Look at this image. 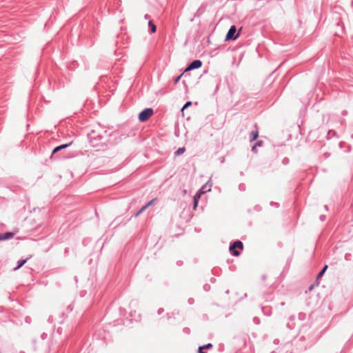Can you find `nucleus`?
<instances>
[{
  "label": "nucleus",
  "mask_w": 353,
  "mask_h": 353,
  "mask_svg": "<svg viewBox=\"0 0 353 353\" xmlns=\"http://www.w3.org/2000/svg\"><path fill=\"white\" fill-rule=\"evenodd\" d=\"M256 145V146H257V145L260 146V145H261V143H260V142H259V143H257Z\"/></svg>",
  "instance_id": "nucleus-22"
},
{
  "label": "nucleus",
  "mask_w": 353,
  "mask_h": 353,
  "mask_svg": "<svg viewBox=\"0 0 353 353\" xmlns=\"http://www.w3.org/2000/svg\"><path fill=\"white\" fill-rule=\"evenodd\" d=\"M203 350V347H199V353H205Z\"/></svg>",
  "instance_id": "nucleus-17"
},
{
  "label": "nucleus",
  "mask_w": 353,
  "mask_h": 353,
  "mask_svg": "<svg viewBox=\"0 0 353 353\" xmlns=\"http://www.w3.org/2000/svg\"><path fill=\"white\" fill-rule=\"evenodd\" d=\"M14 236V233L11 232H6L3 234H0V241L10 239L13 238Z\"/></svg>",
  "instance_id": "nucleus-6"
},
{
  "label": "nucleus",
  "mask_w": 353,
  "mask_h": 353,
  "mask_svg": "<svg viewBox=\"0 0 353 353\" xmlns=\"http://www.w3.org/2000/svg\"><path fill=\"white\" fill-rule=\"evenodd\" d=\"M251 136H252V141L256 140L258 138V136H259L258 131L257 130L253 131L251 133Z\"/></svg>",
  "instance_id": "nucleus-13"
},
{
  "label": "nucleus",
  "mask_w": 353,
  "mask_h": 353,
  "mask_svg": "<svg viewBox=\"0 0 353 353\" xmlns=\"http://www.w3.org/2000/svg\"><path fill=\"white\" fill-rule=\"evenodd\" d=\"M183 74H181L179 76L176 77L174 79V84H176L179 80L181 79V77H182Z\"/></svg>",
  "instance_id": "nucleus-15"
},
{
  "label": "nucleus",
  "mask_w": 353,
  "mask_h": 353,
  "mask_svg": "<svg viewBox=\"0 0 353 353\" xmlns=\"http://www.w3.org/2000/svg\"><path fill=\"white\" fill-rule=\"evenodd\" d=\"M202 61L199 59L192 61L185 68L184 72L190 71L194 69L200 68L202 66Z\"/></svg>",
  "instance_id": "nucleus-3"
},
{
  "label": "nucleus",
  "mask_w": 353,
  "mask_h": 353,
  "mask_svg": "<svg viewBox=\"0 0 353 353\" xmlns=\"http://www.w3.org/2000/svg\"><path fill=\"white\" fill-rule=\"evenodd\" d=\"M153 112H141L139 114V119L142 121H146L152 115Z\"/></svg>",
  "instance_id": "nucleus-4"
},
{
  "label": "nucleus",
  "mask_w": 353,
  "mask_h": 353,
  "mask_svg": "<svg viewBox=\"0 0 353 353\" xmlns=\"http://www.w3.org/2000/svg\"><path fill=\"white\" fill-rule=\"evenodd\" d=\"M212 346V344L208 343V344H207V345H204V346H202L201 347H203V350H204V349H209V348H210Z\"/></svg>",
  "instance_id": "nucleus-16"
},
{
  "label": "nucleus",
  "mask_w": 353,
  "mask_h": 353,
  "mask_svg": "<svg viewBox=\"0 0 353 353\" xmlns=\"http://www.w3.org/2000/svg\"><path fill=\"white\" fill-rule=\"evenodd\" d=\"M314 285H311L310 286V288H309V290H310V291H311V290H312L314 289Z\"/></svg>",
  "instance_id": "nucleus-19"
},
{
  "label": "nucleus",
  "mask_w": 353,
  "mask_h": 353,
  "mask_svg": "<svg viewBox=\"0 0 353 353\" xmlns=\"http://www.w3.org/2000/svg\"><path fill=\"white\" fill-rule=\"evenodd\" d=\"M28 259H23L18 261V265L13 269L14 271L19 270L21 267H22L26 262Z\"/></svg>",
  "instance_id": "nucleus-11"
},
{
  "label": "nucleus",
  "mask_w": 353,
  "mask_h": 353,
  "mask_svg": "<svg viewBox=\"0 0 353 353\" xmlns=\"http://www.w3.org/2000/svg\"><path fill=\"white\" fill-rule=\"evenodd\" d=\"M238 249L243 250V244L240 241H236L234 242L230 247V251L232 253L234 256H239L240 254L239 252L238 251Z\"/></svg>",
  "instance_id": "nucleus-2"
},
{
  "label": "nucleus",
  "mask_w": 353,
  "mask_h": 353,
  "mask_svg": "<svg viewBox=\"0 0 353 353\" xmlns=\"http://www.w3.org/2000/svg\"><path fill=\"white\" fill-rule=\"evenodd\" d=\"M256 145H254L252 148L253 151H256Z\"/></svg>",
  "instance_id": "nucleus-20"
},
{
  "label": "nucleus",
  "mask_w": 353,
  "mask_h": 353,
  "mask_svg": "<svg viewBox=\"0 0 353 353\" xmlns=\"http://www.w3.org/2000/svg\"><path fill=\"white\" fill-rule=\"evenodd\" d=\"M157 199L155 198V199H152L150 202H148L146 205H145L144 206H143L140 210L139 212H137V214H135V216H138L142 212H143L144 210H145L149 206L152 205L155 201H157Z\"/></svg>",
  "instance_id": "nucleus-5"
},
{
  "label": "nucleus",
  "mask_w": 353,
  "mask_h": 353,
  "mask_svg": "<svg viewBox=\"0 0 353 353\" xmlns=\"http://www.w3.org/2000/svg\"><path fill=\"white\" fill-rule=\"evenodd\" d=\"M148 26L150 28V33H154L157 31V26L152 21H149Z\"/></svg>",
  "instance_id": "nucleus-10"
},
{
  "label": "nucleus",
  "mask_w": 353,
  "mask_h": 353,
  "mask_svg": "<svg viewBox=\"0 0 353 353\" xmlns=\"http://www.w3.org/2000/svg\"><path fill=\"white\" fill-rule=\"evenodd\" d=\"M239 36V32H236V28L235 26H232L226 36H225V41H234L236 40Z\"/></svg>",
  "instance_id": "nucleus-1"
},
{
  "label": "nucleus",
  "mask_w": 353,
  "mask_h": 353,
  "mask_svg": "<svg viewBox=\"0 0 353 353\" xmlns=\"http://www.w3.org/2000/svg\"><path fill=\"white\" fill-rule=\"evenodd\" d=\"M203 188H201L194 196V209L195 210L196 208V206L198 205L199 199L201 197V194L204 192L203 190Z\"/></svg>",
  "instance_id": "nucleus-7"
},
{
  "label": "nucleus",
  "mask_w": 353,
  "mask_h": 353,
  "mask_svg": "<svg viewBox=\"0 0 353 353\" xmlns=\"http://www.w3.org/2000/svg\"><path fill=\"white\" fill-rule=\"evenodd\" d=\"M185 148H179V149L176 151L175 154H176V155H180V154H183V153L185 152Z\"/></svg>",
  "instance_id": "nucleus-14"
},
{
  "label": "nucleus",
  "mask_w": 353,
  "mask_h": 353,
  "mask_svg": "<svg viewBox=\"0 0 353 353\" xmlns=\"http://www.w3.org/2000/svg\"><path fill=\"white\" fill-rule=\"evenodd\" d=\"M71 143H69V144H63V145H59V146H57L56 147L53 151H52V154H54L56 152H57L58 151L62 150V149H64V148H68Z\"/></svg>",
  "instance_id": "nucleus-9"
},
{
  "label": "nucleus",
  "mask_w": 353,
  "mask_h": 353,
  "mask_svg": "<svg viewBox=\"0 0 353 353\" xmlns=\"http://www.w3.org/2000/svg\"><path fill=\"white\" fill-rule=\"evenodd\" d=\"M192 101H187L180 109V110H185L192 105Z\"/></svg>",
  "instance_id": "nucleus-12"
},
{
  "label": "nucleus",
  "mask_w": 353,
  "mask_h": 353,
  "mask_svg": "<svg viewBox=\"0 0 353 353\" xmlns=\"http://www.w3.org/2000/svg\"><path fill=\"white\" fill-rule=\"evenodd\" d=\"M145 19L149 18V15H148V14H145Z\"/></svg>",
  "instance_id": "nucleus-21"
},
{
  "label": "nucleus",
  "mask_w": 353,
  "mask_h": 353,
  "mask_svg": "<svg viewBox=\"0 0 353 353\" xmlns=\"http://www.w3.org/2000/svg\"><path fill=\"white\" fill-rule=\"evenodd\" d=\"M142 110H153L151 108H145L143 109Z\"/></svg>",
  "instance_id": "nucleus-18"
},
{
  "label": "nucleus",
  "mask_w": 353,
  "mask_h": 353,
  "mask_svg": "<svg viewBox=\"0 0 353 353\" xmlns=\"http://www.w3.org/2000/svg\"><path fill=\"white\" fill-rule=\"evenodd\" d=\"M327 269V265H325L323 270L318 274L317 276H316V285H319V279L323 275V274L325 272L326 270Z\"/></svg>",
  "instance_id": "nucleus-8"
}]
</instances>
